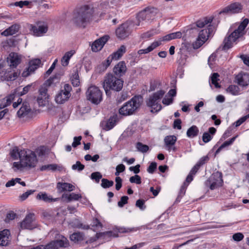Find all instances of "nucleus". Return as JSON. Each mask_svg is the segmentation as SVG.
<instances>
[{"label": "nucleus", "instance_id": "473e14b6", "mask_svg": "<svg viewBox=\"0 0 249 249\" xmlns=\"http://www.w3.org/2000/svg\"><path fill=\"white\" fill-rule=\"evenodd\" d=\"M199 129L196 125H193L190 127L187 131V136L189 138H194L197 136Z\"/></svg>", "mask_w": 249, "mask_h": 249}, {"label": "nucleus", "instance_id": "1a4fd4ad", "mask_svg": "<svg viewBox=\"0 0 249 249\" xmlns=\"http://www.w3.org/2000/svg\"><path fill=\"white\" fill-rule=\"evenodd\" d=\"M87 99L93 104L98 105L102 100V93L99 89L95 86L89 87L87 92Z\"/></svg>", "mask_w": 249, "mask_h": 249}, {"label": "nucleus", "instance_id": "e433bc0d", "mask_svg": "<svg viewBox=\"0 0 249 249\" xmlns=\"http://www.w3.org/2000/svg\"><path fill=\"white\" fill-rule=\"evenodd\" d=\"M71 241L76 243L83 240L84 235L80 232H74L70 236Z\"/></svg>", "mask_w": 249, "mask_h": 249}, {"label": "nucleus", "instance_id": "6e6d98bb", "mask_svg": "<svg viewBox=\"0 0 249 249\" xmlns=\"http://www.w3.org/2000/svg\"><path fill=\"white\" fill-rule=\"evenodd\" d=\"M128 197L127 196H123L121 198L120 200L118 202V205L119 207H123L125 204L128 202Z\"/></svg>", "mask_w": 249, "mask_h": 249}, {"label": "nucleus", "instance_id": "bf43d9fd", "mask_svg": "<svg viewBox=\"0 0 249 249\" xmlns=\"http://www.w3.org/2000/svg\"><path fill=\"white\" fill-rule=\"evenodd\" d=\"M115 182H116L115 188L117 191H118L122 187V179L120 177H117L115 178Z\"/></svg>", "mask_w": 249, "mask_h": 249}, {"label": "nucleus", "instance_id": "7c9ffc66", "mask_svg": "<svg viewBox=\"0 0 249 249\" xmlns=\"http://www.w3.org/2000/svg\"><path fill=\"white\" fill-rule=\"evenodd\" d=\"M75 53V51L71 50L66 52L61 59V64L63 66H66L68 65L69 60L72 56Z\"/></svg>", "mask_w": 249, "mask_h": 249}, {"label": "nucleus", "instance_id": "c9c22d12", "mask_svg": "<svg viewBox=\"0 0 249 249\" xmlns=\"http://www.w3.org/2000/svg\"><path fill=\"white\" fill-rule=\"evenodd\" d=\"M38 200H42L46 202H52L53 199L50 196L47 195L46 193L40 192L38 193L36 197Z\"/></svg>", "mask_w": 249, "mask_h": 249}, {"label": "nucleus", "instance_id": "9b49d317", "mask_svg": "<svg viewBox=\"0 0 249 249\" xmlns=\"http://www.w3.org/2000/svg\"><path fill=\"white\" fill-rule=\"evenodd\" d=\"M158 12V9L154 7H147L141 11L137 16L138 20L139 22L137 25H140L141 21L153 19Z\"/></svg>", "mask_w": 249, "mask_h": 249}, {"label": "nucleus", "instance_id": "58836bf2", "mask_svg": "<svg viewBox=\"0 0 249 249\" xmlns=\"http://www.w3.org/2000/svg\"><path fill=\"white\" fill-rule=\"evenodd\" d=\"M12 168L14 171L17 172L19 171H23L24 168H26V167L24 164H23V163L21 162V160H20V161L14 162L13 164Z\"/></svg>", "mask_w": 249, "mask_h": 249}, {"label": "nucleus", "instance_id": "a18cd8bd", "mask_svg": "<svg viewBox=\"0 0 249 249\" xmlns=\"http://www.w3.org/2000/svg\"><path fill=\"white\" fill-rule=\"evenodd\" d=\"M219 74L217 73H213L211 76V83L212 84L214 85L216 88H218L220 87V86L217 82L219 80L218 79Z\"/></svg>", "mask_w": 249, "mask_h": 249}, {"label": "nucleus", "instance_id": "a211bd4d", "mask_svg": "<svg viewBox=\"0 0 249 249\" xmlns=\"http://www.w3.org/2000/svg\"><path fill=\"white\" fill-rule=\"evenodd\" d=\"M127 68L124 61H120L116 64L113 70V71L116 76L120 78L124 75L126 71Z\"/></svg>", "mask_w": 249, "mask_h": 249}, {"label": "nucleus", "instance_id": "c85d7f7f", "mask_svg": "<svg viewBox=\"0 0 249 249\" xmlns=\"http://www.w3.org/2000/svg\"><path fill=\"white\" fill-rule=\"evenodd\" d=\"M160 45V42L154 41L153 42L149 47L144 49H141L138 51V53L139 54H145L147 53L152 51H153L154 49L158 47Z\"/></svg>", "mask_w": 249, "mask_h": 249}, {"label": "nucleus", "instance_id": "bb28decb", "mask_svg": "<svg viewBox=\"0 0 249 249\" xmlns=\"http://www.w3.org/2000/svg\"><path fill=\"white\" fill-rule=\"evenodd\" d=\"M177 140V137L174 135H169L165 137L164 141L165 145L168 148V150H171V146L175 144Z\"/></svg>", "mask_w": 249, "mask_h": 249}, {"label": "nucleus", "instance_id": "13d9d810", "mask_svg": "<svg viewBox=\"0 0 249 249\" xmlns=\"http://www.w3.org/2000/svg\"><path fill=\"white\" fill-rule=\"evenodd\" d=\"M172 39H173L172 37V33H171L160 38L159 40L158 41H157L156 42H160V45L161 41H169Z\"/></svg>", "mask_w": 249, "mask_h": 249}, {"label": "nucleus", "instance_id": "4d7b16f0", "mask_svg": "<svg viewBox=\"0 0 249 249\" xmlns=\"http://www.w3.org/2000/svg\"><path fill=\"white\" fill-rule=\"evenodd\" d=\"M244 238V235L241 232H237L234 233L232 235V239L234 241L236 242H239Z\"/></svg>", "mask_w": 249, "mask_h": 249}, {"label": "nucleus", "instance_id": "f03ea898", "mask_svg": "<svg viewBox=\"0 0 249 249\" xmlns=\"http://www.w3.org/2000/svg\"><path fill=\"white\" fill-rule=\"evenodd\" d=\"M95 9L90 6L84 5L79 8L74 13L73 23L77 26L84 28L91 20Z\"/></svg>", "mask_w": 249, "mask_h": 249}, {"label": "nucleus", "instance_id": "f8f14e48", "mask_svg": "<svg viewBox=\"0 0 249 249\" xmlns=\"http://www.w3.org/2000/svg\"><path fill=\"white\" fill-rule=\"evenodd\" d=\"M71 86L68 84L64 85L62 89L55 96V101L58 104H63L71 96Z\"/></svg>", "mask_w": 249, "mask_h": 249}, {"label": "nucleus", "instance_id": "c756f323", "mask_svg": "<svg viewBox=\"0 0 249 249\" xmlns=\"http://www.w3.org/2000/svg\"><path fill=\"white\" fill-rule=\"evenodd\" d=\"M30 108L27 103H23L22 107L17 112V115L19 117H21L28 114L30 111Z\"/></svg>", "mask_w": 249, "mask_h": 249}, {"label": "nucleus", "instance_id": "864d4df0", "mask_svg": "<svg viewBox=\"0 0 249 249\" xmlns=\"http://www.w3.org/2000/svg\"><path fill=\"white\" fill-rule=\"evenodd\" d=\"M129 181L131 183H135L137 184H140L141 183V178L139 175H136L134 176L130 177Z\"/></svg>", "mask_w": 249, "mask_h": 249}, {"label": "nucleus", "instance_id": "79ce46f5", "mask_svg": "<svg viewBox=\"0 0 249 249\" xmlns=\"http://www.w3.org/2000/svg\"><path fill=\"white\" fill-rule=\"evenodd\" d=\"M116 117L113 116L110 117L107 123L106 127L107 130H108L112 129L116 124Z\"/></svg>", "mask_w": 249, "mask_h": 249}, {"label": "nucleus", "instance_id": "774afa93", "mask_svg": "<svg viewBox=\"0 0 249 249\" xmlns=\"http://www.w3.org/2000/svg\"><path fill=\"white\" fill-rule=\"evenodd\" d=\"M144 201L142 199H138L136 202V206L139 207L141 210H143L145 208L144 206Z\"/></svg>", "mask_w": 249, "mask_h": 249}, {"label": "nucleus", "instance_id": "09e8293b", "mask_svg": "<svg viewBox=\"0 0 249 249\" xmlns=\"http://www.w3.org/2000/svg\"><path fill=\"white\" fill-rule=\"evenodd\" d=\"M227 91L232 95H237L239 92V89L238 86L235 85L230 86L227 89Z\"/></svg>", "mask_w": 249, "mask_h": 249}, {"label": "nucleus", "instance_id": "3c124183", "mask_svg": "<svg viewBox=\"0 0 249 249\" xmlns=\"http://www.w3.org/2000/svg\"><path fill=\"white\" fill-rule=\"evenodd\" d=\"M91 179L94 180L96 183H99L100 179L102 178V176L100 172H93L91 174Z\"/></svg>", "mask_w": 249, "mask_h": 249}, {"label": "nucleus", "instance_id": "aec40b11", "mask_svg": "<svg viewBox=\"0 0 249 249\" xmlns=\"http://www.w3.org/2000/svg\"><path fill=\"white\" fill-rule=\"evenodd\" d=\"M213 18L212 17H205L198 20L196 22V26L200 28L206 27L209 28L212 25Z\"/></svg>", "mask_w": 249, "mask_h": 249}, {"label": "nucleus", "instance_id": "ea45409f", "mask_svg": "<svg viewBox=\"0 0 249 249\" xmlns=\"http://www.w3.org/2000/svg\"><path fill=\"white\" fill-rule=\"evenodd\" d=\"M141 229L140 227L138 228H125V227H119L117 228V231L120 233H128L133 231H136Z\"/></svg>", "mask_w": 249, "mask_h": 249}, {"label": "nucleus", "instance_id": "0eeeda50", "mask_svg": "<svg viewBox=\"0 0 249 249\" xmlns=\"http://www.w3.org/2000/svg\"><path fill=\"white\" fill-rule=\"evenodd\" d=\"M20 160L28 168L35 167L37 163L36 153L29 149L21 150Z\"/></svg>", "mask_w": 249, "mask_h": 249}, {"label": "nucleus", "instance_id": "603ef678", "mask_svg": "<svg viewBox=\"0 0 249 249\" xmlns=\"http://www.w3.org/2000/svg\"><path fill=\"white\" fill-rule=\"evenodd\" d=\"M85 168L84 165L81 163L79 161L76 162V163L72 165V169L74 170H77L78 171H82Z\"/></svg>", "mask_w": 249, "mask_h": 249}, {"label": "nucleus", "instance_id": "6ab92c4d", "mask_svg": "<svg viewBox=\"0 0 249 249\" xmlns=\"http://www.w3.org/2000/svg\"><path fill=\"white\" fill-rule=\"evenodd\" d=\"M236 80L240 86L246 87L249 85V74L241 72L236 76Z\"/></svg>", "mask_w": 249, "mask_h": 249}, {"label": "nucleus", "instance_id": "4c0bfd02", "mask_svg": "<svg viewBox=\"0 0 249 249\" xmlns=\"http://www.w3.org/2000/svg\"><path fill=\"white\" fill-rule=\"evenodd\" d=\"M159 32L156 29H153L143 33L141 35V37L142 39H148L150 37L159 34Z\"/></svg>", "mask_w": 249, "mask_h": 249}, {"label": "nucleus", "instance_id": "de8ad7c7", "mask_svg": "<svg viewBox=\"0 0 249 249\" xmlns=\"http://www.w3.org/2000/svg\"><path fill=\"white\" fill-rule=\"evenodd\" d=\"M101 186L104 188H107L112 186L114 182L112 180H109L106 178H103L101 180Z\"/></svg>", "mask_w": 249, "mask_h": 249}, {"label": "nucleus", "instance_id": "e2e57ef3", "mask_svg": "<svg viewBox=\"0 0 249 249\" xmlns=\"http://www.w3.org/2000/svg\"><path fill=\"white\" fill-rule=\"evenodd\" d=\"M82 139L81 136L74 137L73 138V142L72 143V146L73 147H77L78 145L80 144V141Z\"/></svg>", "mask_w": 249, "mask_h": 249}, {"label": "nucleus", "instance_id": "b1692460", "mask_svg": "<svg viewBox=\"0 0 249 249\" xmlns=\"http://www.w3.org/2000/svg\"><path fill=\"white\" fill-rule=\"evenodd\" d=\"M57 188L60 192L64 191L71 192L74 189L75 187L71 184L69 183H62L59 182L57 184Z\"/></svg>", "mask_w": 249, "mask_h": 249}, {"label": "nucleus", "instance_id": "f3484780", "mask_svg": "<svg viewBox=\"0 0 249 249\" xmlns=\"http://www.w3.org/2000/svg\"><path fill=\"white\" fill-rule=\"evenodd\" d=\"M30 30L33 32V34L36 36H41L45 34L48 31V26L46 24L38 22L37 26L33 25L32 24L30 25Z\"/></svg>", "mask_w": 249, "mask_h": 249}, {"label": "nucleus", "instance_id": "a19ab883", "mask_svg": "<svg viewBox=\"0 0 249 249\" xmlns=\"http://www.w3.org/2000/svg\"><path fill=\"white\" fill-rule=\"evenodd\" d=\"M136 147L139 151L142 153H146L149 150V146L148 145L143 144L140 142H138L136 143Z\"/></svg>", "mask_w": 249, "mask_h": 249}, {"label": "nucleus", "instance_id": "052dcab7", "mask_svg": "<svg viewBox=\"0 0 249 249\" xmlns=\"http://www.w3.org/2000/svg\"><path fill=\"white\" fill-rule=\"evenodd\" d=\"M157 164L155 162H152L148 167L147 171L149 173L153 174L157 168Z\"/></svg>", "mask_w": 249, "mask_h": 249}, {"label": "nucleus", "instance_id": "2f4dec72", "mask_svg": "<svg viewBox=\"0 0 249 249\" xmlns=\"http://www.w3.org/2000/svg\"><path fill=\"white\" fill-rule=\"evenodd\" d=\"M41 64V61L39 59H35L32 60L29 62V66L28 70H30L31 72H34L36 69H37L39 65Z\"/></svg>", "mask_w": 249, "mask_h": 249}, {"label": "nucleus", "instance_id": "412c9836", "mask_svg": "<svg viewBox=\"0 0 249 249\" xmlns=\"http://www.w3.org/2000/svg\"><path fill=\"white\" fill-rule=\"evenodd\" d=\"M10 232L8 230H4L0 231V245L6 246L10 242Z\"/></svg>", "mask_w": 249, "mask_h": 249}, {"label": "nucleus", "instance_id": "4be33fe9", "mask_svg": "<svg viewBox=\"0 0 249 249\" xmlns=\"http://www.w3.org/2000/svg\"><path fill=\"white\" fill-rule=\"evenodd\" d=\"M19 72H14L11 73L9 71H2L0 72V76L2 80L13 81L15 80L19 75Z\"/></svg>", "mask_w": 249, "mask_h": 249}, {"label": "nucleus", "instance_id": "37998d69", "mask_svg": "<svg viewBox=\"0 0 249 249\" xmlns=\"http://www.w3.org/2000/svg\"><path fill=\"white\" fill-rule=\"evenodd\" d=\"M72 226L74 228H77L79 229H82L85 230H87L89 229V226L88 225H84L82 223H81L80 221L75 219L72 222Z\"/></svg>", "mask_w": 249, "mask_h": 249}, {"label": "nucleus", "instance_id": "f704fd0d", "mask_svg": "<svg viewBox=\"0 0 249 249\" xmlns=\"http://www.w3.org/2000/svg\"><path fill=\"white\" fill-rule=\"evenodd\" d=\"M242 9V6L239 3H234L228 7V11L232 13L239 12Z\"/></svg>", "mask_w": 249, "mask_h": 249}, {"label": "nucleus", "instance_id": "4468645a", "mask_svg": "<svg viewBox=\"0 0 249 249\" xmlns=\"http://www.w3.org/2000/svg\"><path fill=\"white\" fill-rule=\"evenodd\" d=\"M222 183V174L219 172L213 173L207 182V184H210V188L211 190H214L220 186Z\"/></svg>", "mask_w": 249, "mask_h": 249}, {"label": "nucleus", "instance_id": "72a5a7b5", "mask_svg": "<svg viewBox=\"0 0 249 249\" xmlns=\"http://www.w3.org/2000/svg\"><path fill=\"white\" fill-rule=\"evenodd\" d=\"M81 197L82 196L80 194H76L73 193L63 195V197L66 199L68 202L72 200H78L79 198H81Z\"/></svg>", "mask_w": 249, "mask_h": 249}, {"label": "nucleus", "instance_id": "69168bd1", "mask_svg": "<svg viewBox=\"0 0 249 249\" xmlns=\"http://www.w3.org/2000/svg\"><path fill=\"white\" fill-rule=\"evenodd\" d=\"M16 214L12 212L7 214L5 221L6 222H9L10 220H13L16 217Z\"/></svg>", "mask_w": 249, "mask_h": 249}, {"label": "nucleus", "instance_id": "a878e982", "mask_svg": "<svg viewBox=\"0 0 249 249\" xmlns=\"http://www.w3.org/2000/svg\"><path fill=\"white\" fill-rule=\"evenodd\" d=\"M19 28V25L18 24L13 25L2 32L1 35L4 36L13 35L18 32Z\"/></svg>", "mask_w": 249, "mask_h": 249}, {"label": "nucleus", "instance_id": "20e7f679", "mask_svg": "<svg viewBox=\"0 0 249 249\" xmlns=\"http://www.w3.org/2000/svg\"><path fill=\"white\" fill-rule=\"evenodd\" d=\"M56 77H51L40 88L39 95L37 99L38 105L40 107H45L49 103V95L47 93L48 87L51 86Z\"/></svg>", "mask_w": 249, "mask_h": 249}, {"label": "nucleus", "instance_id": "5701e85b", "mask_svg": "<svg viewBox=\"0 0 249 249\" xmlns=\"http://www.w3.org/2000/svg\"><path fill=\"white\" fill-rule=\"evenodd\" d=\"M8 62L11 67H16L20 63V58L17 53H11L8 57Z\"/></svg>", "mask_w": 249, "mask_h": 249}, {"label": "nucleus", "instance_id": "39448f33", "mask_svg": "<svg viewBox=\"0 0 249 249\" xmlns=\"http://www.w3.org/2000/svg\"><path fill=\"white\" fill-rule=\"evenodd\" d=\"M165 93L164 90H160L149 96L146 101V105L150 107L151 112H158L161 110L162 107L159 102Z\"/></svg>", "mask_w": 249, "mask_h": 249}, {"label": "nucleus", "instance_id": "f257e3e1", "mask_svg": "<svg viewBox=\"0 0 249 249\" xmlns=\"http://www.w3.org/2000/svg\"><path fill=\"white\" fill-rule=\"evenodd\" d=\"M249 22V20L245 18L237 28L233 29L232 26L230 29L229 34L223 41V49L226 50L231 48L234 44H236L246 33L245 28Z\"/></svg>", "mask_w": 249, "mask_h": 249}, {"label": "nucleus", "instance_id": "338daca9", "mask_svg": "<svg viewBox=\"0 0 249 249\" xmlns=\"http://www.w3.org/2000/svg\"><path fill=\"white\" fill-rule=\"evenodd\" d=\"M248 118H249V117H248V115L243 116L240 118L239 120H238L237 121H236L234 123L235 124V126L237 127L239 125H240L242 123H243Z\"/></svg>", "mask_w": 249, "mask_h": 249}, {"label": "nucleus", "instance_id": "0e129e2a", "mask_svg": "<svg viewBox=\"0 0 249 249\" xmlns=\"http://www.w3.org/2000/svg\"><path fill=\"white\" fill-rule=\"evenodd\" d=\"M212 138V137L208 132H205L203 133L202 136V140L204 142L206 143L209 142L211 140Z\"/></svg>", "mask_w": 249, "mask_h": 249}, {"label": "nucleus", "instance_id": "2eb2a0df", "mask_svg": "<svg viewBox=\"0 0 249 249\" xmlns=\"http://www.w3.org/2000/svg\"><path fill=\"white\" fill-rule=\"evenodd\" d=\"M109 36H104L93 42L91 44V51L93 52H98L102 50L105 44L108 40Z\"/></svg>", "mask_w": 249, "mask_h": 249}, {"label": "nucleus", "instance_id": "680f3d73", "mask_svg": "<svg viewBox=\"0 0 249 249\" xmlns=\"http://www.w3.org/2000/svg\"><path fill=\"white\" fill-rule=\"evenodd\" d=\"M31 3L30 1L25 0V1H19L18 2H16L14 3V5L16 6H19L20 8L23 7V6H27Z\"/></svg>", "mask_w": 249, "mask_h": 249}, {"label": "nucleus", "instance_id": "393cba45", "mask_svg": "<svg viewBox=\"0 0 249 249\" xmlns=\"http://www.w3.org/2000/svg\"><path fill=\"white\" fill-rule=\"evenodd\" d=\"M123 0H109L108 1H105L100 4L99 8L103 9L104 8L112 7L116 6L120 4Z\"/></svg>", "mask_w": 249, "mask_h": 249}, {"label": "nucleus", "instance_id": "cd10ccee", "mask_svg": "<svg viewBox=\"0 0 249 249\" xmlns=\"http://www.w3.org/2000/svg\"><path fill=\"white\" fill-rule=\"evenodd\" d=\"M126 47L124 45H122L116 52L110 55L115 60H117L126 52Z\"/></svg>", "mask_w": 249, "mask_h": 249}, {"label": "nucleus", "instance_id": "423d86ee", "mask_svg": "<svg viewBox=\"0 0 249 249\" xmlns=\"http://www.w3.org/2000/svg\"><path fill=\"white\" fill-rule=\"evenodd\" d=\"M141 97H135L126 102L119 109V113L124 116L129 115L132 114L140 106Z\"/></svg>", "mask_w": 249, "mask_h": 249}, {"label": "nucleus", "instance_id": "49530a36", "mask_svg": "<svg viewBox=\"0 0 249 249\" xmlns=\"http://www.w3.org/2000/svg\"><path fill=\"white\" fill-rule=\"evenodd\" d=\"M20 153L21 150L19 151L18 147H16L12 150L10 152V155L11 157L14 160L18 159V158H19L20 160Z\"/></svg>", "mask_w": 249, "mask_h": 249}, {"label": "nucleus", "instance_id": "5fc2aeb1", "mask_svg": "<svg viewBox=\"0 0 249 249\" xmlns=\"http://www.w3.org/2000/svg\"><path fill=\"white\" fill-rule=\"evenodd\" d=\"M173 102V98L172 97H170L167 95L165 96V97L163 98L162 101V103L163 104L168 106L171 104H172Z\"/></svg>", "mask_w": 249, "mask_h": 249}, {"label": "nucleus", "instance_id": "7ed1b4c3", "mask_svg": "<svg viewBox=\"0 0 249 249\" xmlns=\"http://www.w3.org/2000/svg\"><path fill=\"white\" fill-rule=\"evenodd\" d=\"M124 81L112 73H108L105 77L103 87L107 94L109 90L120 91L123 86Z\"/></svg>", "mask_w": 249, "mask_h": 249}, {"label": "nucleus", "instance_id": "9d476101", "mask_svg": "<svg viewBox=\"0 0 249 249\" xmlns=\"http://www.w3.org/2000/svg\"><path fill=\"white\" fill-rule=\"evenodd\" d=\"M214 30V26H210L209 28H205L199 31L198 37L193 44L194 48H198L207 40L208 37Z\"/></svg>", "mask_w": 249, "mask_h": 249}, {"label": "nucleus", "instance_id": "8fccbe9b", "mask_svg": "<svg viewBox=\"0 0 249 249\" xmlns=\"http://www.w3.org/2000/svg\"><path fill=\"white\" fill-rule=\"evenodd\" d=\"M71 81L73 86L77 87L79 85L80 81L79 79V76L77 72H75V73L71 77Z\"/></svg>", "mask_w": 249, "mask_h": 249}, {"label": "nucleus", "instance_id": "c03bdc74", "mask_svg": "<svg viewBox=\"0 0 249 249\" xmlns=\"http://www.w3.org/2000/svg\"><path fill=\"white\" fill-rule=\"evenodd\" d=\"M161 86V82L160 80H154L151 82L149 91H154L158 89Z\"/></svg>", "mask_w": 249, "mask_h": 249}, {"label": "nucleus", "instance_id": "dca6fc26", "mask_svg": "<svg viewBox=\"0 0 249 249\" xmlns=\"http://www.w3.org/2000/svg\"><path fill=\"white\" fill-rule=\"evenodd\" d=\"M35 214L33 213H30L25 216V218L20 223V227L22 229H33L35 228Z\"/></svg>", "mask_w": 249, "mask_h": 249}, {"label": "nucleus", "instance_id": "6e6552de", "mask_svg": "<svg viewBox=\"0 0 249 249\" xmlns=\"http://www.w3.org/2000/svg\"><path fill=\"white\" fill-rule=\"evenodd\" d=\"M47 249H60L66 248L69 246V241L62 235H57L55 239L46 244Z\"/></svg>", "mask_w": 249, "mask_h": 249}, {"label": "nucleus", "instance_id": "ddd939ff", "mask_svg": "<svg viewBox=\"0 0 249 249\" xmlns=\"http://www.w3.org/2000/svg\"><path fill=\"white\" fill-rule=\"evenodd\" d=\"M132 23L126 22L122 24L116 30V34L118 38L124 39L129 36L131 33Z\"/></svg>", "mask_w": 249, "mask_h": 249}]
</instances>
